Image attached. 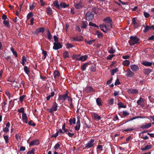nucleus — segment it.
<instances>
[{"label": "nucleus", "mask_w": 154, "mask_h": 154, "mask_svg": "<svg viewBox=\"0 0 154 154\" xmlns=\"http://www.w3.org/2000/svg\"><path fill=\"white\" fill-rule=\"evenodd\" d=\"M115 56L114 54H110L107 57V59L108 60H110L112 59V58Z\"/></svg>", "instance_id": "obj_56"}, {"label": "nucleus", "mask_w": 154, "mask_h": 154, "mask_svg": "<svg viewBox=\"0 0 154 154\" xmlns=\"http://www.w3.org/2000/svg\"><path fill=\"white\" fill-rule=\"evenodd\" d=\"M94 14L91 11H88L87 12L86 15V19L88 21H92L94 17Z\"/></svg>", "instance_id": "obj_3"}, {"label": "nucleus", "mask_w": 154, "mask_h": 154, "mask_svg": "<svg viewBox=\"0 0 154 154\" xmlns=\"http://www.w3.org/2000/svg\"><path fill=\"white\" fill-rule=\"evenodd\" d=\"M93 116L94 119L97 120V121H99L100 119L101 118L100 116H99V115L97 113H94Z\"/></svg>", "instance_id": "obj_29"}, {"label": "nucleus", "mask_w": 154, "mask_h": 154, "mask_svg": "<svg viewBox=\"0 0 154 154\" xmlns=\"http://www.w3.org/2000/svg\"><path fill=\"white\" fill-rule=\"evenodd\" d=\"M128 92L129 94H134L138 93V91L137 90L131 89L128 90Z\"/></svg>", "instance_id": "obj_21"}, {"label": "nucleus", "mask_w": 154, "mask_h": 154, "mask_svg": "<svg viewBox=\"0 0 154 154\" xmlns=\"http://www.w3.org/2000/svg\"><path fill=\"white\" fill-rule=\"evenodd\" d=\"M118 69L117 68L112 70L111 71V75H113L114 74L118 72Z\"/></svg>", "instance_id": "obj_46"}, {"label": "nucleus", "mask_w": 154, "mask_h": 154, "mask_svg": "<svg viewBox=\"0 0 154 154\" xmlns=\"http://www.w3.org/2000/svg\"><path fill=\"white\" fill-rule=\"evenodd\" d=\"M54 78L55 80L56 79L57 77H59L60 76V73L57 70H55L54 71L53 73Z\"/></svg>", "instance_id": "obj_17"}, {"label": "nucleus", "mask_w": 154, "mask_h": 154, "mask_svg": "<svg viewBox=\"0 0 154 154\" xmlns=\"http://www.w3.org/2000/svg\"><path fill=\"white\" fill-rule=\"evenodd\" d=\"M112 23H105V28L106 30H111L113 28Z\"/></svg>", "instance_id": "obj_6"}, {"label": "nucleus", "mask_w": 154, "mask_h": 154, "mask_svg": "<svg viewBox=\"0 0 154 154\" xmlns=\"http://www.w3.org/2000/svg\"><path fill=\"white\" fill-rule=\"evenodd\" d=\"M115 50L112 47H111L110 49L108 51V52L110 54H113L115 52Z\"/></svg>", "instance_id": "obj_53"}, {"label": "nucleus", "mask_w": 154, "mask_h": 154, "mask_svg": "<svg viewBox=\"0 0 154 154\" xmlns=\"http://www.w3.org/2000/svg\"><path fill=\"white\" fill-rule=\"evenodd\" d=\"M3 131L5 132H8L9 131V129L7 127H5L3 128Z\"/></svg>", "instance_id": "obj_63"}, {"label": "nucleus", "mask_w": 154, "mask_h": 154, "mask_svg": "<svg viewBox=\"0 0 154 154\" xmlns=\"http://www.w3.org/2000/svg\"><path fill=\"white\" fill-rule=\"evenodd\" d=\"M33 16V13L32 12H30L27 15V17L28 19H29L31 17Z\"/></svg>", "instance_id": "obj_57"}, {"label": "nucleus", "mask_w": 154, "mask_h": 154, "mask_svg": "<svg viewBox=\"0 0 154 154\" xmlns=\"http://www.w3.org/2000/svg\"><path fill=\"white\" fill-rule=\"evenodd\" d=\"M132 24L133 25V27L134 29H136L137 28L138 26V24L136 22L135 19V18L134 17L132 18Z\"/></svg>", "instance_id": "obj_12"}, {"label": "nucleus", "mask_w": 154, "mask_h": 154, "mask_svg": "<svg viewBox=\"0 0 154 154\" xmlns=\"http://www.w3.org/2000/svg\"><path fill=\"white\" fill-rule=\"evenodd\" d=\"M85 91L88 93L94 92L95 91V90H94L93 88L90 86L86 87L85 88Z\"/></svg>", "instance_id": "obj_10"}, {"label": "nucleus", "mask_w": 154, "mask_h": 154, "mask_svg": "<svg viewBox=\"0 0 154 154\" xmlns=\"http://www.w3.org/2000/svg\"><path fill=\"white\" fill-rule=\"evenodd\" d=\"M72 41L79 42L82 41V38L79 37L78 36L74 37L72 38Z\"/></svg>", "instance_id": "obj_28"}, {"label": "nucleus", "mask_w": 154, "mask_h": 154, "mask_svg": "<svg viewBox=\"0 0 154 154\" xmlns=\"http://www.w3.org/2000/svg\"><path fill=\"white\" fill-rule=\"evenodd\" d=\"M57 104L55 102L53 104L52 108L54 110L57 111Z\"/></svg>", "instance_id": "obj_41"}, {"label": "nucleus", "mask_w": 154, "mask_h": 154, "mask_svg": "<svg viewBox=\"0 0 154 154\" xmlns=\"http://www.w3.org/2000/svg\"><path fill=\"white\" fill-rule=\"evenodd\" d=\"M96 34L97 35L98 38L101 37L103 36L102 33L98 31H96Z\"/></svg>", "instance_id": "obj_48"}, {"label": "nucleus", "mask_w": 154, "mask_h": 154, "mask_svg": "<svg viewBox=\"0 0 154 154\" xmlns=\"http://www.w3.org/2000/svg\"><path fill=\"white\" fill-rule=\"evenodd\" d=\"M92 11L94 12L95 14H97L98 11L97 8L95 7H94L92 8Z\"/></svg>", "instance_id": "obj_44"}, {"label": "nucleus", "mask_w": 154, "mask_h": 154, "mask_svg": "<svg viewBox=\"0 0 154 154\" xmlns=\"http://www.w3.org/2000/svg\"><path fill=\"white\" fill-rule=\"evenodd\" d=\"M40 144L39 140L38 139H36L32 140L29 144L30 146H34L35 145H38Z\"/></svg>", "instance_id": "obj_8"}, {"label": "nucleus", "mask_w": 154, "mask_h": 154, "mask_svg": "<svg viewBox=\"0 0 154 154\" xmlns=\"http://www.w3.org/2000/svg\"><path fill=\"white\" fill-rule=\"evenodd\" d=\"M62 45L60 42H54L53 49L55 50H57L62 47Z\"/></svg>", "instance_id": "obj_5"}, {"label": "nucleus", "mask_w": 154, "mask_h": 154, "mask_svg": "<svg viewBox=\"0 0 154 154\" xmlns=\"http://www.w3.org/2000/svg\"><path fill=\"white\" fill-rule=\"evenodd\" d=\"M142 64L146 66H151L152 63L148 61H143L142 63Z\"/></svg>", "instance_id": "obj_24"}, {"label": "nucleus", "mask_w": 154, "mask_h": 154, "mask_svg": "<svg viewBox=\"0 0 154 154\" xmlns=\"http://www.w3.org/2000/svg\"><path fill=\"white\" fill-rule=\"evenodd\" d=\"M152 126V124L149 123L146 124L145 125H142L140 127V128L142 129H148Z\"/></svg>", "instance_id": "obj_15"}, {"label": "nucleus", "mask_w": 154, "mask_h": 154, "mask_svg": "<svg viewBox=\"0 0 154 154\" xmlns=\"http://www.w3.org/2000/svg\"><path fill=\"white\" fill-rule=\"evenodd\" d=\"M95 41V40H91L88 41L87 39H85V43L88 44L89 45L92 44V43H94Z\"/></svg>", "instance_id": "obj_34"}, {"label": "nucleus", "mask_w": 154, "mask_h": 154, "mask_svg": "<svg viewBox=\"0 0 154 154\" xmlns=\"http://www.w3.org/2000/svg\"><path fill=\"white\" fill-rule=\"evenodd\" d=\"M94 139H91L86 144H85V149H88L90 148L93 146L94 145Z\"/></svg>", "instance_id": "obj_4"}, {"label": "nucleus", "mask_w": 154, "mask_h": 154, "mask_svg": "<svg viewBox=\"0 0 154 154\" xmlns=\"http://www.w3.org/2000/svg\"><path fill=\"white\" fill-rule=\"evenodd\" d=\"M145 99L140 97L139 100L137 101V103L138 105H140L142 106L144 104Z\"/></svg>", "instance_id": "obj_7"}, {"label": "nucleus", "mask_w": 154, "mask_h": 154, "mask_svg": "<svg viewBox=\"0 0 154 154\" xmlns=\"http://www.w3.org/2000/svg\"><path fill=\"white\" fill-rule=\"evenodd\" d=\"M23 70L24 72L26 73L27 75H29V73L30 72V70L29 69L28 67L26 66H24V67Z\"/></svg>", "instance_id": "obj_39"}, {"label": "nucleus", "mask_w": 154, "mask_h": 154, "mask_svg": "<svg viewBox=\"0 0 154 154\" xmlns=\"http://www.w3.org/2000/svg\"><path fill=\"white\" fill-rule=\"evenodd\" d=\"M75 118L70 119L69 120V124L70 125H72V124H75Z\"/></svg>", "instance_id": "obj_38"}, {"label": "nucleus", "mask_w": 154, "mask_h": 154, "mask_svg": "<svg viewBox=\"0 0 154 154\" xmlns=\"http://www.w3.org/2000/svg\"><path fill=\"white\" fill-rule=\"evenodd\" d=\"M3 23L6 26L8 27L9 28L10 27V25L8 21L4 20Z\"/></svg>", "instance_id": "obj_49"}, {"label": "nucleus", "mask_w": 154, "mask_h": 154, "mask_svg": "<svg viewBox=\"0 0 154 154\" xmlns=\"http://www.w3.org/2000/svg\"><path fill=\"white\" fill-rule=\"evenodd\" d=\"M118 106V108L120 109L121 108H125L126 107V105H124V104L122 102H119L117 104Z\"/></svg>", "instance_id": "obj_36"}, {"label": "nucleus", "mask_w": 154, "mask_h": 154, "mask_svg": "<svg viewBox=\"0 0 154 154\" xmlns=\"http://www.w3.org/2000/svg\"><path fill=\"white\" fill-rule=\"evenodd\" d=\"M37 4L36 3L32 2V4H30L29 5V9L30 10H32L36 7Z\"/></svg>", "instance_id": "obj_33"}, {"label": "nucleus", "mask_w": 154, "mask_h": 154, "mask_svg": "<svg viewBox=\"0 0 154 154\" xmlns=\"http://www.w3.org/2000/svg\"><path fill=\"white\" fill-rule=\"evenodd\" d=\"M35 149L33 148L31 150H29L27 152L28 154H35L34 152Z\"/></svg>", "instance_id": "obj_58"}, {"label": "nucleus", "mask_w": 154, "mask_h": 154, "mask_svg": "<svg viewBox=\"0 0 154 154\" xmlns=\"http://www.w3.org/2000/svg\"><path fill=\"white\" fill-rule=\"evenodd\" d=\"M60 146V143H57L54 146V148L55 149L57 150L59 148Z\"/></svg>", "instance_id": "obj_51"}, {"label": "nucleus", "mask_w": 154, "mask_h": 154, "mask_svg": "<svg viewBox=\"0 0 154 154\" xmlns=\"http://www.w3.org/2000/svg\"><path fill=\"white\" fill-rule=\"evenodd\" d=\"M134 75V72H132L129 69H128L127 76L130 77H133Z\"/></svg>", "instance_id": "obj_22"}, {"label": "nucleus", "mask_w": 154, "mask_h": 154, "mask_svg": "<svg viewBox=\"0 0 154 154\" xmlns=\"http://www.w3.org/2000/svg\"><path fill=\"white\" fill-rule=\"evenodd\" d=\"M152 148V146L151 145H147L144 148H142L141 150L143 151H146L151 149Z\"/></svg>", "instance_id": "obj_20"}, {"label": "nucleus", "mask_w": 154, "mask_h": 154, "mask_svg": "<svg viewBox=\"0 0 154 154\" xmlns=\"http://www.w3.org/2000/svg\"><path fill=\"white\" fill-rule=\"evenodd\" d=\"M47 38L49 40H51L52 38V36L51 33L49 29H48L47 30Z\"/></svg>", "instance_id": "obj_37"}, {"label": "nucleus", "mask_w": 154, "mask_h": 154, "mask_svg": "<svg viewBox=\"0 0 154 154\" xmlns=\"http://www.w3.org/2000/svg\"><path fill=\"white\" fill-rule=\"evenodd\" d=\"M89 25L90 26L96 27L97 29L99 28V27L96 24L93 23L91 22H90Z\"/></svg>", "instance_id": "obj_47"}, {"label": "nucleus", "mask_w": 154, "mask_h": 154, "mask_svg": "<svg viewBox=\"0 0 154 154\" xmlns=\"http://www.w3.org/2000/svg\"><path fill=\"white\" fill-rule=\"evenodd\" d=\"M53 4L55 7L57 8L60 9V5L59 4L57 1H54Z\"/></svg>", "instance_id": "obj_43"}, {"label": "nucleus", "mask_w": 154, "mask_h": 154, "mask_svg": "<svg viewBox=\"0 0 154 154\" xmlns=\"http://www.w3.org/2000/svg\"><path fill=\"white\" fill-rule=\"evenodd\" d=\"M80 127V125L76 124V125L75 126V129L76 131H79V130Z\"/></svg>", "instance_id": "obj_61"}, {"label": "nucleus", "mask_w": 154, "mask_h": 154, "mask_svg": "<svg viewBox=\"0 0 154 154\" xmlns=\"http://www.w3.org/2000/svg\"><path fill=\"white\" fill-rule=\"evenodd\" d=\"M88 56L87 55H85L84 56H81L79 58L77 57L76 60H80L82 62L86 60L88 58Z\"/></svg>", "instance_id": "obj_9"}, {"label": "nucleus", "mask_w": 154, "mask_h": 154, "mask_svg": "<svg viewBox=\"0 0 154 154\" xmlns=\"http://www.w3.org/2000/svg\"><path fill=\"white\" fill-rule=\"evenodd\" d=\"M123 64L125 66H128L130 64V61L128 60H124L123 62Z\"/></svg>", "instance_id": "obj_42"}, {"label": "nucleus", "mask_w": 154, "mask_h": 154, "mask_svg": "<svg viewBox=\"0 0 154 154\" xmlns=\"http://www.w3.org/2000/svg\"><path fill=\"white\" fill-rule=\"evenodd\" d=\"M103 21L105 22V23H109L112 22V20L109 17H107L105 18H104Z\"/></svg>", "instance_id": "obj_16"}, {"label": "nucleus", "mask_w": 154, "mask_h": 154, "mask_svg": "<svg viewBox=\"0 0 154 154\" xmlns=\"http://www.w3.org/2000/svg\"><path fill=\"white\" fill-rule=\"evenodd\" d=\"M41 50L42 51V54L44 55V57H42V59L43 60H45L46 58L47 55L48 54L47 52L42 48H41Z\"/></svg>", "instance_id": "obj_31"}, {"label": "nucleus", "mask_w": 154, "mask_h": 154, "mask_svg": "<svg viewBox=\"0 0 154 154\" xmlns=\"http://www.w3.org/2000/svg\"><path fill=\"white\" fill-rule=\"evenodd\" d=\"M28 125H31L33 126H35L36 125V124L33 122V121L32 120L28 122Z\"/></svg>", "instance_id": "obj_55"}, {"label": "nucleus", "mask_w": 154, "mask_h": 154, "mask_svg": "<svg viewBox=\"0 0 154 154\" xmlns=\"http://www.w3.org/2000/svg\"><path fill=\"white\" fill-rule=\"evenodd\" d=\"M88 23L86 21H82L81 28L83 29H86Z\"/></svg>", "instance_id": "obj_26"}, {"label": "nucleus", "mask_w": 154, "mask_h": 154, "mask_svg": "<svg viewBox=\"0 0 154 154\" xmlns=\"http://www.w3.org/2000/svg\"><path fill=\"white\" fill-rule=\"evenodd\" d=\"M22 118L23 121H24L26 123V124L28 123V118L26 113L22 114Z\"/></svg>", "instance_id": "obj_19"}, {"label": "nucleus", "mask_w": 154, "mask_h": 154, "mask_svg": "<svg viewBox=\"0 0 154 154\" xmlns=\"http://www.w3.org/2000/svg\"><path fill=\"white\" fill-rule=\"evenodd\" d=\"M46 11L47 14L49 15H51L52 14V10L50 7H48L46 8Z\"/></svg>", "instance_id": "obj_18"}, {"label": "nucleus", "mask_w": 154, "mask_h": 154, "mask_svg": "<svg viewBox=\"0 0 154 154\" xmlns=\"http://www.w3.org/2000/svg\"><path fill=\"white\" fill-rule=\"evenodd\" d=\"M140 39L136 36H131L130 37V40L128 41V43L131 45H134L135 44H139Z\"/></svg>", "instance_id": "obj_2"}, {"label": "nucleus", "mask_w": 154, "mask_h": 154, "mask_svg": "<svg viewBox=\"0 0 154 154\" xmlns=\"http://www.w3.org/2000/svg\"><path fill=\"white\" fill-rule=\"evenodd\" d=\"M144 16L146 18H147L150 17V14L148 13L144 12L143 13Z\"/></svg>", "instance_id": "obj_62"}, {"label": "nucleus", "mask_w": 154, "mask_h": 154, "mask_svg": "<svg viewBox=\"0 0 154 154\" xmlns=\"http://www.w3.org/2000/svg\"><path fill=\"white\" fill-rule=\"evenodd\" d=\"M53 37L54 41L55 42H57L58 41V38L56 35H54Z\"/></svg>", "instance_id": "obj_64"}, {"label": "nucleus", "mask_w": 154, "mask_h": 154, "mask_svg": "<svg viewBox=\"0 0 154 154\" xmlns=\"http://www.w3.org/2000/svg\"><path fill=\"white\" fill-rule=\"evenodd\" d=\"M102 101L101 99L100 98H98L96 100L97 105L99 106H102Z\"/></svg>", "instance_id": "obj_23"}, {"label": "nucleus", "mask_w": 154, "mask_h": 154, "mask_svg": "<svg viewBox=\"0 0 154 154\" xmlns=\"http://www.w3.org/2000/svg\"><path fill=\"white\" fill-rule=\"evenodd\" d=\"M3 137L5 140V142L7 144L8 143L9 137L8 135H3Z\"/></svg>", "instance_id": "obj_45"}, {"label": "nucleus", "mask_w": 154, "mask_h": 154, "mask_svg": "<svg viewBox=\"0 0 154 154\" xmlns=\"http://www.w3.org/2000/svg\"><path fill=\"white\" fill-rule=\"evenodd\" d=\"M68 92L66 91L65 92V93L63 95H59V96L58 100L60 102L61 100L63 101H65L68 98V101H69L71 102L70 103V107L71 108H72L73 107V106L72 103V99L70 97H68Z\"/></svg>", "instance_id": "obj_1"}, {"label": "nucleus", "mask_w": 154, "mask_h": 154, "mask_svg": "<svg viewBox=\"0 0 154 154\" xmlns=\"http://www.w3.org/2000/svg\"><path fill=\"white\" fill-rule=\"evenodd\" d=\"M114 101V99L112 98L108 100V103L109 105H112L113 104Z\"/></svg>", "instance_id": "obj_50"}, {"label": "nucleus", "mask_w": 154, "mask_h": 154, "mask_svg": "<svg viewBox=\"0 0 154 154\" xmlns=\"http://www.w3.org/2000/svg\"><path fill=\"white\" fill-rule=\"evenodd\" d=\"M74 6L75 7V8L77 9H79L82 8V7L83 6V5H82V2L80 1L78 3H75Z\"/></svg>", "instance_id": "obj_14"}, {"label": "nucleus", "mask_w": 154, "mask_h": 154, "mask_svg": "<svg viewBox=\"0 0 154 154\" xmlns=\"http://www.w3.org/2000/svg\"><path fill=\"white\" fill-rule=\"evenodd\" d=\"M74 46L72 45L71 44L69 43H67L66 44V47L67 49L72 48Z\"/></svg>", "instance_id": "obj_52"}, {"label": "nucleus", "mask_w": 154, "mask_h": 154, "mask_svg": "<svg viewBox=\"0 0 154 154\" xmlns=\"http://www.w3.org/2000/svg\"><path fill=\"white\" fill-rule=\"evenodd\" d=\"M130 68L134 72H136L139 69L138 66L136 65H131Z\"/></svg>", "instance_id": "obj_11"}, {"label": "nucleus", "mask_w": 154, "mask_h": 154, "mask_svg": "<svg viewBox=\"0 0 154 154\" xmlns=\"http://www.w3.org/2000/svg\"><path fill=\"white\" fill-rule=\"evenodd\" d=\"M18 112L20 113H22V114L25 113H24V108L23 107H21L17 110Z\"/></svg>", "instance_id": "obj_54"}, {"label": "nucleus", "mask_w": 154, "mask_h": 154, "mask_svg": "<svg viewBox=\"0 0 154 154\" xmlns=\"http://www.w3.org/2000/svg\"><path fill=\"white\" fill-rule=\"evenodd\" d=\"M26 97V95H23L20 96L19 99L20 101L22 102L23 101L24 97Z\"/></svg>", "instance_id": "obj_60"}, {"label": "nucleus", "mask_w": 154, "mask_h": 154, "mask_svg": "<svg viewBox=\"0 0 154 154\" xmlns=\"http://www.w3.org/2000/svg\"><path fill=\"white\" fill-rule=\"evenodd\" d=\"M69 6V5H67L64 2H61L60 4V9L61 8H65L67 6Z\"/></svg>", "instance_id": "obj_27"}, {"label": "nucleus", "mask_w": 154, "mask_h": 154, "mask_svg": "<svg viewBox=\"0 0 154 154\" xmlns=\"http://www.w3.org/2000/svg\"><path fill=\"white\" fill-rule=\"evenodd\" d=\"M151 71V69H145L143 71V73L146 75H148Z\"/></svg>", "instance_id": "obj_30"}, {"label": "nucleus", "mask_w": 154, "mask_h": 154, "mask_svg": "<svg viewBox=\"0 0 154 154\" xmlns=\"http://www.w3.org/2000/svg\"><path fill=\"white\" fill-rule=\"evenodd\" d=\"M89 68L91 72H95L96 71V67L95 65H92Z\"/></svg>", "instance_id": "obj_40"}, {"label": "nucleus", "mask_w": 154, "mask_h": 154, "mask_svg": "<svg viewBox=\"0 0 154 154\" xmlns=\"http://www.w3.org/2000/svg\"><path fill=\"white\" fill-rule=\"evenodd\" d=\"M129 115V113L126 111H123L122 112V115L124 116H127Z\"/></svg>", "instance_id": "obj_59"}, {"label": "nucleus", "mask_w": 154, "mask_h": 154, "mask_svg": "<svg viewBox=\"0 0 154 154\" xmlns=\"http://www.w3.org/2000/svg\"><path fill=\"white\" fill-rule=\"evenodd\" d=\"M90 63L89 62H87L84 63L81 66V69L82 71H84L86 69V68L88 66L90 65Z\"/></svg>", "instance_id": "obj_13"}, {"label": "nucleus", "mask_w": 154, "mask_h": 154, "mask_svg": "<svg viewBox=\"0 0 154 154\" xmlns=\"http://www.w3.org/2000/svg\"><path fill=\"white\" fill-rule=\"evenodd\" d=\"M63 57L64 58H69L70 57V55L67 51H65L63 54Z\"/></svg>", "instance_id": "obj_35"}, {"label": "nucleus", "mask_w": 154, "mask_h": 154, "mask_svg": "<svg viewBox=\"0 0 154 154\" xmlns=\"http://www.w3.org/2000/svg\"><path fill=\"white\" fill-rule=\"evenodd\" d=\"M142 26L145 28L143 30V32H146L149 30V28H148V26L146 25V23L143 24Z\"/></svg>", "instance_id": "obj_25"}, {"label": "nucleus", "mask_w": 154, "mask_h": 154, "mask_svg": "<svg viewBox=\"0 0 154 154\" xmlns=\"http://www.w3.org/2000/svg\"><path fill=\"white\" fill-rule=\"evenodd\" d=\"M45 32V29L43 27H41L36 29V32L38 33L42 32L43 33Z\"/></svg>", "instance_id": "obj_32"}]
</instances>
